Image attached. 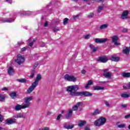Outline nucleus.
Here are the masks:
<instances>
[{
  "mask_svg": "<svg viewBox=\"0 0 130 130\" xmlns=\"http://www.w3.org/2000/svg\"><path fill=\"white\" fill-rule=\"evenodd\" d=\"M79 89V85H74L69 86L66 87V90L70 96H84V97H89L92 96V93L88 91L79 92L77 91Z\"/></svg>",
  "mask_w": 130,
  "mask_h": 130,
  "instance_id": "nucleus-1",
  "label": "nucleus"
},
{
  "mask_svg": "<svg viewBox=\"0 0 130 130\" xmlns=\"http://www.w3.org/2000/svg\"><path fill=\"white\" fill-rule=\"evenodd\" d=\"M33 96H28L24 98V104L23 105L17 104L14 108L16 111H20L21 109H26V108H29L31 106V103L32 101Z\"/></svg>",
  "mask_w": 130,
  "mask_h": 130,
  "instance_id": "nucleus-2",
  "label": "nucleus"
},
{
  "mask_svg": "<svg viewBox=\"0 0 130 130\" xmlns=\"http://www.w3.org/2000/svg\"><path fill=\"white\" fill-rule=\"evenodd\" d=\"M106 123V118L104 117H101L99 119L95 121L94 125H95V126H101V125H104Z\"/></svg>",
  "mask_w": 130,
  "mask_h": 130,
  "instance_id": "nucleus-3",
  "label": "nucleus"
},
{
  "mask_svg": "<svg viewBox=\"0 0 130 130\" xmlns=\"http://www.w3.org/2000/svg\"><path fill=\"white\" fill-rule=\"evenodd\" d=\"M15 61L20 66L25 61V57L22 56L21 54H19L17 55V58L15 60Z\"/></svg>",
  "mask_w": 130,
  "mask_h": 130,
  "instance_id": "nucleus-4",
  "label": "nucleus"
},
{
  "mask_svg": "<svg viewBox=\"0 0 130 130\" xmlns=\"http://www.w3.org/2000/svg\"><path fill=\"white\" fill-rule=\"evenodd\" d=\"M64 78L65 80H67V81L69 82H76V81H77V78L75 77L74 76H70L69 74L65 75Z\"/></svg>",
  "mask_w": 130,
  "mask_h": 130,
  "instance_id": "nucleus-5",
  "label": "nucleus"
},
{
  "mask_svg": "<svg viewBox=\"0 0 130 130\" xmlns=\"http://www.w3.org/2000/svg\"><path fill=\"white\" fill-rule=\"evenodd\" d=\"M96 61L98 62H102L103 63H105L108 61V57L106 56H101L98 58Z\"/></svg>",
  "mask_w": 130,
  "mask_h": 130,
  "instance_id": "nucleus-6",
  "label": "nucleus"
},
{
  "mask_svg": "<svg viewBox=\"0 0 130 130\" xmlns=\"http://www.w3.org/2000/svg\"><path fill=\"white\" fill-rule=\"evenodd\" d=\"M37 87V85L35 84L34 83H32L31 85L28 87L26 91V93L27 94H31L33 91L35 89V88Z\"/></svg>",
  "mask_w": 130,
  "mask_h": 130,
  "instance_id": "nucleus-7",
  "label": "nucleus"
},
{
  "mask_svg": "<svg viewBox=\"0 0 130 130\" xmlns=\"http://www.w3.org/2000/svg\"><path fill=\"white\" fill-rule=\"evenodd\" d=\"M119 39V38L117 36H114L112 37V41L115 45H120V43L117 41Z\"/></svg>",
  "mask_w": 130,
  "mask_h": 130,
  "instance_id": "nucleus-8",
  "label": "nucleus"
},
{
  "mask_svg": "<svg viewBox=\"0 0 130 130\" xmlns=\"http://www.w3.org/2000/svg\"><path fill=\"white\" fill-rule=\"evenodd\" d=\"M17 122V120L16 119H7L5 120L6 124H13L14 123H16Z\"/></svg>",
  "mask_w": 130,
  "mask_h": 130,
  "instance_id": "nucleus-9",
  "label": "nucleus"
},
{
  "mask_svg": "<svg viewBox=\"0 0 130 130\" xmlns=\"http://www.w3.org/2000/svg\"><path fill=\"white\" fill-rule=\"evenodd\" d=\"M107 40H108V38H105V39L96 38L95 39V42L96 43H104V42H106Z\"/></svg>",
  "mask_w": 130,
  "mask_h": 130,
  "instance_id": "nucleus-10",
  "label": "nucleus"
},
{
  "mask_svg": "<svg viewBox=\"0 0 130 130\" xmlns=\"http://www.w3.org/2000/svg\"><path fill=\"white\" fill-rule=\"evenodd\" d=\"M40 80H41V75L38 74L36 80L32 83L36 86H38V83H39V81H40Z\"/></svg>",
  "mask_w": 130,
  "mask_h": 130,
  "instance_id": "nucleus-11",
  "label": "nucleus"
},
{
  "mask_svg": "<svg viewBox=\"0 0 130 130\" xmlns=\"http://www.w3.org/2000/svg\"><path fill=\"white\" fill-rule=\"evenodd\" d=\"M129 14V12L127 10H125V11L123 12L121 14V19H125V18H127V16Z\"/></svg>",
  "mask_w": 130,
  "mask_h": 130,
  "instance_id": "nucleus-12",
  "label": "nucleus"
},
{
  "mask_svg": "<svg viewBox=\"0 0 130 130\" xmlns=\"http://www.w3.org/2000/svg\"><path fill=\"white\" fill-rule=\"evenodd\" d=\"M129 51H130V48L128 47H124L122 50L123 53L124 54H126L127 55H128L129 54Z\"/></svg>",
  "mask_w": 130,
  "mask_h": 130,
  "instance_id": "nucleus-13",
  "label": "nucleus"
},
{
  "mask_svg": "<svg viewBox=\"0 0 130 130\" xmlns=\"http://www.w3.org/2000/svg\"><path fill=\"white\" fill-rule=\"evenodd\" d=\"M14 72L15 71H14V68H13V67H10L8 68V73L9 76H13V75H14Z\"/></svg>",
  "mask_w": 130,
  "mask_h": 130,
  "instance_id": "nucleus-14",
  "label": "nucleus"
},
{
  "mask_svg": "<svg viewBox=\"0 0 130 130\" xmlns=\"http://www.w3.org/2000/svg\"><path fill=\"white\" fill-rule=\"evenodd\" d=\"M82 106V103L81 102H78V103H77L72 108V110L74 111H76L77 110H78V108H79V107H80V106Z\"/></svg>",
  "mask_w": 130,
  "mask_h": 130,
  "instance_id": "nucleus-15",
  "label": "nucleus"
},
{
  "mask_svg": "<svg viewBox=\"0 0 130 130\" xmlns=\"http://www.w3.org/2000/svg\"><path fill=\"white\" fill-rule=\"evenodd\" d=\"M104 77L105 78H106L107 79H111V76H112V74L110 72H106V73H104L103 75Z\"/></svg>",
  "mask_w": 130,
  "mask_h": 130,
  "instance_id": "nucleus-16",
  "label": "nucleus"
},
{
  "mask_svg": "<svg viewBox=\"0 0 130 130\" xmlns=\"http://www.w3.org/2000/svg\"><path fill=\"white\" fill-rule=\"evenodd\" d=\"M72 115H73V110L69 109L68 110V113L67 115H66L67 119H69V118H71V117H72Z\"/></svg>",
  "mask_w": 130,
  "mask_h": 130,
  "instance_id": "nucleus-17",
  "label": "nucleus"
},
{
  "mask_svg": "<svg viewBox=\"0 0 130 130\" xmlns=\"http://www.w3.org/2000/svg\"><path fill=\"white\" fill-rule=\"evenodd\" d=\"M87 121L85 120H80L78 122V125L80 127H82V126H84V125H85Z\"/></svg>",
  "mask_w": 130,
  "mask_h": 130,
  "instance_id": "nucleus-18",
  "label": "nucleus"
},
{
  "mask_svg": "<svg viewBox=\"0 0 130 130\" xmlns=\"http://www.w3.org/2000/svg\"><path fill=\"white\" fill-rule=\"evenodd\" d=\"M14 118H24L25 116H24V115L23 114L20 113L17 114H15L13 116Z\"/></svg>",
  "mask_w": 130,
  "mask_h": 130,
  "instance_id": "nucleus-19",
  "label": "nucleus"
},
{
  "mask_svg": "<svg viewBox=\"0 0 130 130\" xmlns=\"http://www.w3.org/2000/svg\"><path fill=\"white\" fill-rule=\"evenodd\" d=\"M120 59V58H119V57H115V56H114L113 55L111 56L110 57V59L111 60H112V61L117 62V61H119Z\"/></svg>",
  "mask_w": 130,
  "mask_h": 130,
  "instance_id": "nucleus-20",
  "label": "nucleus"
},
{
  "mask_svg": "<svg viewBox=\"0 0 130 130\" xmlns=\"http://www.w3.org/2000/svg\"><path fill=\"white\" fill-rule=\"evenodd\" d=\"M15 21L14 19H3L2 22L3 23H13Z\"/></svg>",
  "mask_w": 130,
  "mask_h": 130,
  "instance_id": "nucleus-21",
  "label": "nucleus"
},
{
  "mask_svg": "<svg viewBox=\"0 0 130 130\" xmlns=\"http://www.w3.org/2000/svg\"><path fill=\"white\" fill-rule=\"evenodd\" d=\"M121 76L123 78H130V72H122Z\"/></svg>",
  "mask_w": 130,
  "mask_h": 130,
  "instance_id": "nucleus-22",
  "label": "nucleus"
},
{
  "mask_svg": "<svg viewBox=\"0 0 130 130\" xmlns=\"http://www.w3.org/2000/svg\"><path fill=\"white\" fill-rule=\"evenodd\" d=\"M89 47L90 48V50H91L92 52H96V51H97L98 50V47H94V46L92 44L89 45Z\"/></svg>",
  "mask_w": 130,
  "mask_h": 130,
  "instance_id": "nucleus-23",
  "label": "nucleus"
},
{
  "mask_svg": "<svg viewBox=\"0 0 130 130\" xmlns=\"http://www.w3.org/2000/svg\"><path fill=\"white\" fill-rule=\"evenodd\" d=\"M64 128H66V129H72V128H73L74 125H67L65 124L63 126Z\"/></svg>",
  "mask_w": 130,
  "mask_h": 130,
  "instance_id": "nucleus-24",
  "label": "nucleus"
},
{
  "mask_svg": "<svg viewBox=\"0 0 130 130\" xmlns=\"http://www.w3.org/2000/svg\"><path fill=\"white\" fill-rule=\"evenodd\" d=\"M129 96H130V94L127 93V92H126L125 93H122L121 95V97H122V98H128Z\"/></svg>",
  "mask_w": 130,
  "mask_h": 130,
  "instance_id": "nucleus-25",
  "label": "nucleus"
},
{
  "mask_svg": "<svg viewBox=\"0 0 130 130\" xmlns=\"http://www.w3.org/2000/svg\"><path fill=\"white\" fill-rule=\"evenodd\" d=\"M107 27H108V24H104L100 26V29H101V30H103L106 29Z\"/></svg>",
  "mask_w": 130,
  "mask_h": 130,
  "instance_id": "nucleus-26",
  "label": "nucleus"
},
{
  "mask_svg": "<svg viewBox=\"0 0 130 130\" xmlns=\"http://www.w3.org/2000/svg\"><path fill=\"white\" fill-rule=\"evenodd\" d=\"M100 113H101V112L100 111H99V109H96L93 112L92 114H93V115H97V114H100Z\"/></svg>",
  "mask_w": 130,
  "mask_h": 130,
  "instance_id": "nucleus-27",
  "label": "nucleus"
},
{
  "mask_svg": "<svg viewBox=\"0 0 130 130\" xmlns=\"http://www.w3.org/2000/svg\"><path fill=\"white\" fill-rule=\"evenodd\" d=\"M104 89V87H100V86H94L93 87V90H103Z\"/></svg>",
  "mask_w": 130,
  "mask_h": 130,
  "instance_id": "nucleus-28",
  "label": "nucleus"
},
{
  "mask_svg": "<svg viewBox=\"0 0 130 130\" xmlns=\"http://www.w3.org/2000/svg\"><path fill=\"white\" fill-rule=\"evenodd\" d=\"M16 81L19 83H26L27 82V80L25 79H17Z\"/></svg>",
  "mask_w": 130,
  "mask_h": 130,
  "instance_id": "nucleus-29",
  "label": "nucleus"
},
{
  "mask_svg": "<svg viewBox=\"0 0 130 130\" xmlns=\"http://www.w3.org/2000/svg\"><path fill=\"white\" fill-rule=\"evenodd\" d=\"M123 87L124 89H130V82L128 83L126 85H123Z\"/></svg>",
  "mask_w": 130,
  "mask_h": 130,
  "instance_id": "nucleus-30",
  "label": "nucleus"
},
{
  "mask_svg": "<svg viewBox=\"0 0 130 130\" xmlns=\"http://www.w3.org/2000/svg\"><path fill=\"white\" fill-rule=\"evenodd\" d=\"M103 9H104V6H99V8L97 10L98 13H101V11H102V10H103Z\"/></svg>",
  "mask_w": 130,
  "mask_h": 130,
  "instance_id": "nucleus-31",
  "label": "nucleus"
},
{
  "mask_svg": "<svg viewBox=\"0 0 130 130\" xmlns=\"http://www.w3.org/2000/svg\"><path fill=\"white\" fill-rule=\"evenodd\" d=\"M10 96H11L12 98H14V97H16V96H17V93L11 92L10 93Z\"/></svg>",
  "mask_w": 130,
  "mask_h": 130,
  "instance_id": "nucleus-32",
  "label": "nucleus"
},
{
  "mask_svg": "<svg viewBox=\"0 0 130 130\" xmlns=\"http://www.w3.org/2000/svg\"><path fill=\"white\" fill-rule=\"evenodd\" d=\"M5 99H6V97H5V95L0 94V101H5Z\"/></svg>",
  "mask_w": 130,
  "mask_h": 130,
  "instance_id": "nucleus-33",
  "label": "nucleus"
},
{
  "mask_svg": "<svg viewBox=\"0 0 130 130\" xmlns=\"http://www.w3.org/2000/svg\"><path fill=\"white\" fill-rule=\"evenodd\" d=\"M34 75H35V70H32L31 73L30 75V77L31 78V79H33V78H34Z\"/></svg>",
  "mask_w": 130,
  "mask_h": 130,
  "instance_id": "nucleus-34",
  "label": "nucleus"
},
{
  "mask_svg": "<svg viewBox=\"0 0 130 130\" xmlns=\"http://www.w3.org/2000/svg\"><path fill=\"white\" fill-rule=\"evenodd\" d=\"M52 30L53 32H57V31H59L60 30V28L58 27H54Z\"/></svg>",
  "mask_w": 130,
  "mask_h": 130,
  "instance_id": "nucleus-35",
  "label": "nucleus"
},
{
  "mask_svg": "<svg viewBox=\"0 0 130 130\" xmlns=\"http://www.w3.org/2000/svg\"><path fill=\"white\" fill-rule=\"evenodd\" d=\"M117 127L119 128H124V127H125V125L124 124H119L117 125Z\"/></svg>",
  "mask_w": 130,
  "mask_h": 130,
  "instance_id": "nucleus-36",
  "label": "nucleus"
},
{
  "mask_svg": "<svg viewBox=\"0 0 130 130\" xmlns=\"http://www.w3.org/2000/svg\"><path fill=\"white\" fill-rule=\"evenodd\" d=\"M68 22H69V18H66L63 19V25H67V23H68Z\"/></svg>",
  "mask_w": 130,
  "mask_h": 130,
  "instance_id": "nucleus-37",
  "label": "nucleus"
},
{
  "mask_svg": "<svg viewBox=\"0 0 130 130\" xmlns=\"http://www.w3.org/2000/svg\"><path fill=\"white\" fill-rule=\"evenodd\" d=\"M53 22L54 24H59V22H60V20H59V19H56L54 20Z\"/></svg>",
  "mask_w": 130,
  "mask_h": 130,
  "instance_id": "nucleus-38",
  "label": "nucleus"
},
{
  "mask_svg": "<svg viewBox=\"0 0 130 130\" xmlns=\"http://www.w3.org/2000/svg\"><path fill=\"white\" fill-rule=\"evenodd\" d=\"M80 16H81V15L80 14H77L76 15H75L73 17V20H76L77 19H78V18H79V17H80Z\"/></svg>",
  "mask_w": 130,
  "mask_h": 130,
  "instance_id": "nucleus-39",
  "label": "nucleus"
},
{
  "mask_svg": "<svg viewBox=\"0 0 130 130\" xmlns=\"http://www.w3.org/2000/svg\"><path fill=\"white\" fill-rule=\"evenodd\" d=\"M93 17H94V13H90L88 15V18H89L90 19L93 18Z\"/></svg>",
  "mask_w": 130,
  "mask_h": 130,
  "instance_id": "nucleus-40",
  "label": "nucleus"
},
{
  "mask_svg": "<svg viewBox=\"0 0 130 130\" xmlns=\"http://www.w3.org/2000/svg\"><path fill=\"white\" fill-rule=\"evenodd\" d=\"M90 37H91V35L90 34L86 35L85 36V39H89V38H90Z\"/></svg>",
  "mask_w": 130,
  "mask_h": 130,
  "instance_id": "nucleus-41",
  "label": "nucleus"
},
{
  "mask_svg": "<svg viewBox=\"0 0 130 130\" xmlns=\"http://www.w3.org/2000/svg\"><path fill=\"white\" fill-rule=\"evenodd\" d=\"M39 130H49V127H45L43 128H40Z\"/></svg>",
  "mask_w": 130,
  "mask_h": 130,
  "instance_id": "nucleus-42",
  "label": "nucleus"
},
{
  "mask_svg": "<svg viewBox=\"0 0 130 130\" xmlns=\"http://www.w3.org/2000/svg\"><path fill=\"white\" fill-rule=\"evenodd\" d=\"M87 84H88L89 86H91V85H93V81H92L91 80H89Z\"/></svg>",
  "mask_w": 130,
  "mask_h": 130,
  "instance_id": "nucleus-43",
  "label": "nucleus"
},
{
  "mask_svg": "<svg viewBox=\"0 0 130 130\" xmlns=\"http://www.w3.org/2000/svg\"><path fill=\"white\" fill-rule=\"evenodd\" d=\"M40 47H44V46H45V44H44L43 42H42L40 43Z\"/></svg>",
  "mask_w": 130,
  "mask_h": 130,
  "instance_id": "nucleus-44",
  "label": "nucleus"
},
{
  "mask_svg": "<svg viewBox=\"0 0 130 130\" xmlns=\"http://www.w3.org/2000/svg\"><path fill=\"white\" fill-rule=\"evenodd\" d=\"M37 67H38V63H35L34 65L33 70H35V68H37Z\"/></svg>",
  "mask_w": 130,
  "mask_h": 130,
  "instance_id": "nucleus-45",
  "label": "nucleus"
},
{
  "mask_svg": "<svg viewBox=\"0 0 130 130\" xmlns=\"http://www.w3.org/2000/svg\"><path fill=\"white\" fill-rule=\"evenodd\" d=\"M84 130H90V126L89 125H86L85 127V129Z\"/></svg>",
  "mask_w": 130,
  "mask_h": 130,
  "instance_id": "nucleus-46",
  "label": "nucleus"
},
{
  "mask_svg": "<svg viewBox=\"0 0 130 130\" xmlns=\"http://www.w3.org/2000/svg\"><path fill=\"white\" fill-rule=\"evenodd\" d=\"M33 44H34V43H33V42H31L30 43H29L28 45V46H30V47H32V46H33Z\"/></svg>",
  "mask_w": 130,
  "mask_h": 130,
  "instance_id": "nucleus-47",
  "label": "nucleus"
},
{
  "mask_svg": "<svg viewBox=\"0 0 130 130\" xmlns=\"http://www.w3.org/2000/svg\"><path fill=\"white\" fill-rule=\"evenodd\" d=\"M61 114H59L57 117V120H59L60 119V118L61 117Z\"/></svg>",
  "mask_w": 130,
  "mask_h": 130,
  "instance_id": "nucleus-48",
  "label": "nucleus"
},
{
  "mask_svg": "<svg viewBox=\"0 0 130 130\" xmlns=\"http://www.w3.org/2000/svg\"><path fill=\"white\" fill-rule=\"evenodd\" d=\"M121 107H122L123 108H126V107H127V105L126 104L121 105Z\"/></svg>",
  "mask_w": 130,
  "mask_h": 130,
  "instance_id": "nucleus-49",
  "label": "nucleus"
},
{
  "mask_svg": "<svg viewBox=\"0 0 130 130\" xmlns=\"http://www.w3.org/2000/svg\"><path fill=\"white\" fill-rule=\"evenodd\" d=\"M105 105H106L108 107L110 106V104H109V103H108V102H107V101H106L105 102Z\"/></svg>",
  "mask_w": 130,
  "mask_h": 130,
  "instance_id": "nucleus-50",
  "label": "nucleus"
},
{
  "mask_svg": "<svg viewBox=\"0 0 130 130\" xmlns=\"http://www.w3.org/2000/svg\"><path fill=\"white\" fill-rule=\"evenodd\" d=\"M4 120V117L0 114V121Z\"/></svg>",
  "mask_w": 130,
  "mask_h": 130,
  "instance_id": "nucleus-51",
  "label": "nucleus"
},
{
  "mask_svg": "<svg viewBox=\"0 0 130 130\" xmlns=\"http://www.w3.org/2000/svg\"><path fill=\"white\" fill-rule=\"evenodd\" d=\"M48 26V21H46L44 23V27H47Z\"/></svg>",
  "mask_w": 130,
  "mask_h": 130,
  "instance_id": "nucleus-52",
  "label": "nucleus"
},
{
  "mask_svg": "<svg viewBox=\"0 0 130 130\" xmlns=\"http://www.w3.org/2000/svg\"><path fill=\"white\" fill-rule=\"evenodd\" d=\"M26 49H27V48H26V47H23V48H21V51L24 52V51H25Z\"/></svg>",
  "mask_w": 130,
  "mask_h": 130,
  "instance_id": "nucleus-53",
  "label": "nucleus"
},
{
  "mask_svg": "<svg viewBox=\"0 0 130 130\" xmlns=\"http://www.w3.org/2000/svg\"><path fill=\"white\" fill-rule=\"evenodd\" d=\"M2 91H8V90H9V89H8V88L7 87H4L3 88H2Z\"/></svg>",
  "mask_w": 130,
  "mask_h": 130,
  "instance_id": "nucleus-54",
  "label": "nucleus"
},
{
  "mask_svg": "<svg viewBox=\"0 0 130 130\" xmlns=\"http://www.w3.org/2000/svg\"><path fill=\"white\" fill-rule=\"evenodd\" d=\"M123 32H127V28H124L122 30Z\"/></svg>",
  "mask_w": 130,
  "mask_h": 130,
  "instance_id": "nucleus-55",
  "label": "nucleus"
},
{
  "mask_svg": "<svg viewBox=\"0 0 130 130\" xmlns=\"http://www.w3.org/2000/svg\"><path fill=\"white\" fill-rule=\"evenodd\" d=\"M7 3L9 4H12V0H6Z\"/></svg>",
  "mask_w": 130,
  "mask_h": 130,
  "instance_id": "nucleus-56",
  "label": "nucleus"
},
{
  "mask_svg": "<svg viewBox=\"0 0 130 130\" xmlns=\"http://www.w3.org/2000/svg\"><path fill=\"white\" fill-rule=\"evenodd\" d=\"M82 74H86V71L85 70H82L81 72Z\"/></svg>",
  "mask_w": 130,
  "mask_h": 130,
  "instance_id": "nucleus-57",
  "label": "nucleus"
},
{
  "mask_svg": "<svg viewBox=\"0 0 130 130\" xmlns=\"http://www.w3.org/2000/svg\"><path fill=\"white\" fill-rule=\"evenodd\" d=\"M31 41H32V38H29L28 41H27V42H31Z\"/></svg>",
  "mask_w": 130,
  "mask_h": 130,
  "instance_id": "nucleus-58",
  "label": "nucleus"
},
{
  "mask_svg": "<svg viewBox=\"0 0 130 130\" xmlns=\"http://www.w3.org/2000/svg\"><path fill=\"white\" fill-rule=\"evenodd\" d=\"M89 84L87 83L86 85H85V88H86V89H87V88H88L89 87Z\"/></svg>",
  "mask_w": 130,
  "mask_h": 130,
  "instance_id": "nucleus-59",
  "label": "nucleus"
},
{
  "mask_svg": "<svg viewBox=\"0 0 130 130\" xmlns=\"http://www.w3.org/2000/svg\"><path fill=\"white\" fill-rule=\"evenodd\" d=\"M36 42V39H33L32 41L31 42H33V43H34V42Z\"/></svg>",
  "mask_w": 130,
  "mask_h": 130,
  "instance_id": "nucleus-60",
  "label": "nucleus"
},
{
  "mask_svg": "<svg viewBox=\"0 0 130 130\" xmlns=\"http://www.w3.org/2000/svg\"><path fill=\"white\" fill-rule=\"evenodd\" d=\"M47 114H48V115H50V114H51V112H47Z\"/></svg>",
  "mask_w": 130,
  "mask_h": 130,
  "instance_id": "nucleus-61",
  "label": "nucleus"
},
{
  "mask_svg": "<svg viewBox=\"0 0 130 130\" xmlns=\"http://www.w3.org/2000/svg\"><path fill=\"white\" fill-rule=\"evenodd\" d=\"M98 2H104V0H96Z\"/></svg>",
  "mask_w": 130,
  "mask_h": 130,
  "instance_id": "nucleus-62",
  "label": "nucleus"
},
{
  "mask_svg": "<svg viewBox=\"0 0 130 130\" xmlns=\"http://www.w3.org/2000/svg\"><path fill=\"white\" fill-rule=\"evenodd\" d=\"M18 45H19V46H20V45H21V42H18Z\"/></svg>",
  "mask_w": 130,
  "mask_h": 130,
  "instance_id": "nucleus-63",
  "label": "nucleus"
},
{
  "mask_svg": "<svg viewBox=\"0 0 130 130\" xmlns=\"http://www.w3.org/2000/svg\"><path fill=\"white\" fill-rule=\"evenodd\" d=\"M128 128L129 129H130V125H128Z\"/></svg>",
  "mask_w": 130,
  "mask_h": 130,
  "instance_id": "nucleus-64",
  "label": "nucleus"
}]
</instances>
